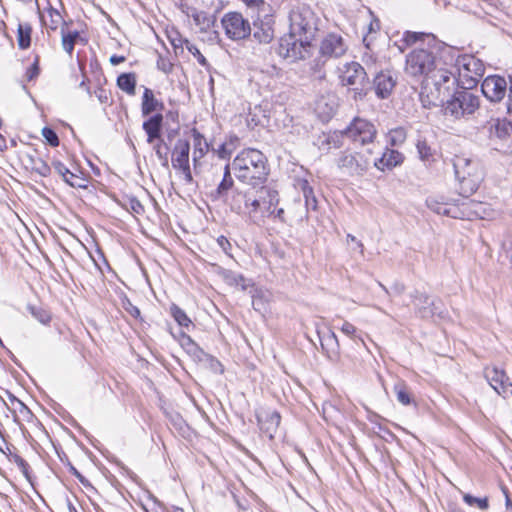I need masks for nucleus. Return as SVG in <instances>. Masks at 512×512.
Instances as JSON below:
<instances>
[{
  "label": "nucleus",
  "instance_id": "3",
  "mask_svg": "<svg viewBox=\"0 0 512 512\" xmlns=\"http://www.w3.org/2000/svg\"><path fill=\"white\" fill-rule=\"evenodd\" d=\"M456 83L457 79L453 72L437 65L434 71L423 79L420 94L423 106L431 107L443 104L445 99L450 96Z\"/></svg>",
  "mask_w": 512,
  "mask_h": 512
},
{
  "label": "nucleus",
  "instance_id": "63",
  "mask_svg": "<svg viewBox=\"0 0 512 512\" xmlns=\"http://www.w3.org/2000/svg\"><path fill=\"white\" fill-rule=\"evenodd\" d=\"M19 404L21 405L22 408L27 409V407L23 404V402L19 401Z\"/></svg>",
  "mask_w": 512,
  "mask_h": 512
},
{
  "label": "nucleus",
  "instance_id": "56",
  "mask_svg": "<svg viewBox=\"0 0 512 512\" xmlns=\"http://www.w3.org/2000/svg\"><path fill=\"white\" fill-rule=\"evenodd\" d=\"M124 60H125V58L123 56L113 55V56L110 57V62L113 65H117V64L123 62Z\"/></svg>",
  "mask_w": 512,
  "mask_h": 512
},
{
  "label": "nucleus",
  "instance_id": "23",
  "mask_svg": "<svg viewBox=\"0 0 512 512\" xmlns=\"http://www.w3.org/2000/svg\"><path fill=\"white\" fill-rule=\"evenodd\" d=\"M252 35L259 43H269L274 37V31L269 23L255 22Z\"/></svg>",
  "mask_w": 512,
  "mask_h": 512
},
{
  "label": "nucleus",
  "instance_id": "45",
  "mask_svg": "<svg viewBox=\"0 0 512 512\" xmlns=\"http://www.w3.org/2000/svg\"><path fill=\"white\" fill-rule=\"evenodd\" d=\"M154 150H155V153L156 155L158 156V158L160 160H167V152H166V147L165 145L163 144V141L162 140H159L155 145H154Z\"/></svg>",
  "mask_w": 512,
  "mask_h": 512
},
{
  "label": "nucleus",
  "instance_id": "42",
  "mask_svg": "<svg viewBox=\"0 0 512 512\" xmlns=\"http://www.w3.org/2000/svg\"><path fill=\"white\" fill-rule=\"evenodd\" d=\"M42 136L45 138L47 143L52 147H56L59 145L58 135L52 128L44 127L42 129Z\"/></svg>",
  "mask_w": 512,
  "mask_h": 512
},
{
  "label": "nucleus",
  "instance_id": "36",
  "mask_svg": "<svg viewBox=\"0 0 512 512\" xmlns=\"http://www.w3.org/2000/svg\"><path fill=\"white\" fill-rule=\"evenodd\" d=\"M302 192L305 198V204L307 209L315 210L317 207V200L314 196L313 189L308 185L307 182L302 184Z\"/></svg>",
  "mask_w": 512,
  "mask_h": 512
},
{
  "label": "nucleus",
  "instance_id": "27",
  "mask_svg": "<svg viewBox=\"0 0 512 512\" xmlns=\"http://www.w3.org/2000/svg\"><path fill=\"white\" fill-rule=\"evenodd\" d=\"M207 151L208 144L204 137L199 133H194L193 162L195 168L197 167L199 160L206 154Z\"/></svg>",
  "mask_w": 512,
  "mask_h": 512
},
{
  "label": "nucleus",
  "instance_id": "48",
  "mask_svg": "<svg viewBox=\"0 0 512 512\" xmlns=\"http://www.w3.org/2000/svg\"><path fill=\"white\" fill-rule=\"evenodd\" d=\"M125 310L133 317L138 318L140 316V310L134 306L130 301H127L124 305Z\"/></svg>",
  "mask_w": 512,
  "mask_h": 512
},
{
  "label": "nucleus",
  "instance_id": "12",
  "mask_svg": "<svg viewBox=\"0 0 512 512\" xmlns=\"http://www.w3.org/2000/svg\"><path fill=\"white\" fill-rule=\"evenodd\" d=\"M371 164L361 153H343L337 160L338 167L351 176L363 175Z\"/></svg>",
  "mask_w": 512,
  "mask_h": 512
},
{
  "label": "nucleus",
  "instance_id": "14",
  "mask_svg": "<svg viewBox=\"0 0 512 512\" xmlns=\"http://www.w3.org/2000/svg\"><path fill=\"white\" fill-rule=\"evenodd\" d=\"M483 95L491 102L501 101L507 93V81L504 77L491 75L486 77L482 84Z\"/></svg>",
  "mask_w": 512,
  "mask_h": 512
},
{
  "label": "nucleus",
  "instance_id": "9",
  "mask_svg": "<svg viewBox=\"0 0 512 512\" xmlns=\"http://www.w3.org/2000/svg\"><path fill=\"white\" fill-rule=\"evenodd\" d=\"M221 24L226 36L234 41L245 39L252 32L249 21L239 12L226 13Z\"/></svg>",
  "mask_w": 512,
  "mask_h": 512
},
{
  "label": "nucleus",
  "instance_id": "31",
  "mask_svg": "<svg viewBox=\"0 0 512 512\" xmlns=\"http://www.w3.org/2000/svg\"><path fill=\"white\" fill-rule=\"evenodd\" d=\"M222 275L225 281L230 285L238 286L240 285L243 290H246L250 283L240 274H236L231 270H222Z\"/></svg>",
  "mask_w": 512,
  "mask_h": 512
},
{
  "label": "nucleus",
  "instance_id": "35",
  "mask_svg": "<svg viewBox=\"0 0 512 512\" xmlns=\"http://www.w3.org/2000/svg\"><path fill=\"white\" fill-rule=\"evenodd\" d=\"M31 169L42 177H47L51 172L49 165L41 158L31 159Z\"/></svg>",
  "mask_w": 512,
  "mask_h": 512
},
{
  "label": "nucleus",
  "instance_id": "50",
  "mask_svg": "<svg viewBox=\"0 0 512 512\" xmlns=\"http://www.w3.org/2000/svg\"><path fill=\"white\" fill-rule=\"evenodd\" d=\"M217 242L221 246L223 253H225L228 256H231L230 253L228 252V247H231V244L228 242V240L225 237L221 236L217 239Z\"/></svg>",
  "mask_w": 512,
  "mask_h": 512
},
{
  "label": "nucleus",
  "instance_id": "26",
  "mask_svg": "<svg viewBox=\"0 0 512 512\" xmlns=\"http://www.w3.org/2000/svg\"><path fill=\"white\" fill-rule=\"evenodd\" d=\"M427 205L432 211H434L437 214L447 215L453 218L458 217L457 208L455 206L446 203H440L435 199H428Z\"/></svg>",
  "mask_w": 512,
  "mask_h": 512
},
{
  "label": "nucleus",
  "instance_id": "5",
  "mask_svg": "<svg viewBox=\"0 0 512 512\" xmlns=\"http://www.w3.org/2000/svg\"><path fill=\"white\" fill-rule=\"evenodd\" d=\"M453 167L459 181L460 194L469 197L475 193L483 180L480 163L464 155H456L453 159Z\"/></svg>",
  "mask_w": 512,
  "mask_h": 512
},
{
  "label": "nucleus",
  "instance_id": "11",
  "mask_svg": "<svg viewBox=\"0 0 512 512\" xmlns=\"http://www.w3.org/2000/svg\"><path fill=\"white\" fill-rule=\"evenodd\" d=\"M190 145L188 141L179 139L172 152V166L178 170L186 183H192L193 177L189 164Z\"/></svg>",
  "mask_w": 512,
  "mask_h": 512
},
{
  "label": "nucleus",
  "instance_id": "18",
  "mask_svg": "<svg viewBox=\"0 0 512 512\" xmlns=\"http://www.w3.org/2000/svg\"><path fill=\"white\" fill-rule=\"evenodd\" d=\"M490 138L505 139L512 131V124L506 119L490 118L483 125Z\"/></svg>",
  "mask_w": 512,
  "mask_h": 512
},
{
  "label": "nucleus",
  "instance_id": "53",
  "mask_svg": "<svg viewBox=\"0 0 512 512\" xmlns=\"http://www.w3.org/2000/svg\"><path fill=\"white\" fill-rule=\"evenodd\" d=\"M77 180H78V177L70 171V174H68V179L64 180V181L66 183H68L69 185H71L72 187H76V186L80 187L81 184L78 183Z\"/></svg>",
  "mask_w": 512,
  "mask_h": 512
},
{
  "label": "nucleus",
  "instance_id": "64",
  "mask_svg": "<svg viewBox=\"0 0 512 512\" xmlns=\"http://www.w3.org/2000/svg\"><path fill=\"white\" fill-rule=\"evenodd\" d=\"M21 465L23 466V468L25 467V462H24V460H21Z\"/></svg>",
  "mask_w": 512,
  "mask_h": 512
},
{
  "label": "nucleus",
  "instance_id": "22",
  "mask_svg": "<svg viewBox=\"0 0 512 512\" xmlns=\"http://www.w3.org/2000/svg\"><path fill=\"white\" fill-rule=\"evenodd\" d=\"M162 121L163 116L161 114H156L143 123V129L148 136V143H154L156 139L160 138Z\"/></svg>",
  "mask_w": 512,
  "mask_h": 512
},
{
  "label": "nucleus",
  "instance_id": "32",
  "mask_svg": "<svg viewBox=\"0 0 512 512\" xmlns=\"http://www.w3.org/2000/svg\"><path fill=\"white\" fill-rule=\"evenodd\" d=\"M407 137L406 130L402 127H397L389 131L388 142L392 146H398L405 142Z\"/></svg>",
  "mask_w": 512,
  "mask_h": 512
},
{
  "label": "nucleus",
  "instance_id": "7",
  "mask_svg": "<svg viewBox=\"0 0 512 512\" xmlns=\"http://www.w3.org/2000/svg\"><path fill=\"white\" fill-rule=\"evenodd\" d=\"M439 65L434 53L428 49H413L406 56L405 72L412 77L427 78Z\"/></svg>",
  "mask_w": 512,
  "mask_h": 512
},
{
  "label": "nucleus",
  "instance_id": "60",
  "mask_svg": "<svg viewBox=\"0 0 512 512\" xmlns=\"http://www.w3.org/2000/svg\"><path fill=\"white\" fill-rule=\"evenodd\" d=\"M6 148V141L0 134V151H3Z\"/></svg>",
  "mask_w": 512,
  "mask_h": 512
},
{
  "label": "nucleus",
  "instance_id": "28",
  "mask_svg": "<svg viewBox=\"0 0 512 512\" xmlns=\"http://www.w3.org/2000/svg\"><path fill=\"white\" fill-rule=\"evenodd\" d=\"M119 88L129 95L135 94L136 77L133 73L121 74L117 79Z\"/></svg>",
  "mask_w": 512,
  "mask_h": 512
},
{
  "label": "nucleus",
  "instance_id": "16",
  "mask_svg": "<svg viewBox=\"0 0 512 512\" xmlns=\"http://www.w3.org/2000/svg\"><path fill=\"white\" fill-rule=\"evenodd\" d=\"M256 416L260 429L269 438H273V434L277 431L280 424V414L274 410L260 409Z\"/></svg>",
  "mask_w": 512,
  "mask_h": 512
},
{
  "label": "nucleus",
  "instance_id": "20",
  "mask_svg": "<svg viewBox=\"0 0 512 512\" xmlns=\"http://www.w3.org/2000/svg\"><path fill=\"white\" fill-rule=\"evenodd\" d=\"M402 161L403 155L400 152L396 150L386 149L382 157L374 159V166L377 169L384 171L385 169H391L401 164Z\"/></svg>",
  "mask_w": 512,
  "mask_h": 512
},
{
  "label": "nucleus",
  "instance_id": "8",
  "mask_svg": "<svg viewBox=\"0 0 512 512\" xmlns=\"http://www.w3.org/2000/svg\"><path fill=\"white\" fill-rule=\"evenodd\" d=\"M344 134L356 144L363 146L372 145V147L367 148V152L369 154L373 153L375 147L374 139L376 138L377 130L371 122L357 117L345 129Z\"/></svg>",
  "mask_w": 512,
  "mask_h": 512
},
{
  "label": "nucleus",
  "instance_id": "19",
  "mask_svg": "<svg viewBox=\"0 0 512 512\" xmlns=\"http://www.w3.org/2000/svg\"><path fill=\"white\" fill-rule=\"evenodd\" d=\"M396 81L390 72H380L374 79V89L376 95L385 99L389 97L395 87Z\"/></svg>",
  "mask_w": 512,
  "mask_h": 512
},
{
  "label": "nucleus",
  "instance_id": "55",
  "mask_svg": "<svg viewBox=\"0 0 512 512\" xmlns=\"http://www.w3.org/2000/svg\"><path fill=\"white\" fill-rule=\"evenodd\" d=\"M507 108L509 112H512V80L509 86V93H508V104Z\"/></svg>",
  "mask_w": 512,
  "mask_h": 512
},
{
  "label": "nucleus",
  "instance_id": "52",
  "mask_svg": "<svg viewBox=\"0 0 512 512\" xmlns=\"http://www.w3.org/2000/svg\"><path fill=\"white\" fill-rule=\"evenodd\" d=\"M158 67L165 73L171 72L172 64L160 58L158 61Z\"/></svg>",
  "mask_w": 512,
  "mask_h": 512
},
{
  "label": "nucleus",
  "instance_id": "34",
  "mask_svg": "<svg viewBox=\"0 0 512 512\" xmlns=\"http://www.w3.org/2000/svg\"><path fill=\"white\" fill-rule=\"evenodd\" d=\"M238 142L237 137H230L229 141L221 144L217 150V154L220 158L226 159L229 158L232 150L236 147Z\"/></svg>",
  "mask_w": 512,
  "mask_h": 512
},
{
  "label": "nucleus",
  "instance_id": "49",
  "mask_svg": "<svg viewBox=\"0 0 512 512\" xmlns=\"http://www.w3.org/2000/svg\"><path fill=\"white\" fill-rule=\"evenodd\" d=\"M188 50L197 57V60L200 64L205 65L206 59L205 57L200 53V51L195 46H189Z\"/></svg>",
  "mask_w": 512,
  "mask_h": 512
},
{
  "label": "nucleus",
  "instance_id": "13",
  "mask_svg": "<svg viewBox=\"0 0 512 512\" xmlns=\"http://www.w3.org/2000/svg\"><path fill=\"white\" fill-rule=\"evenodd\" d=\"M339 78L342 85L355 86V90L362 89L367 82V74L357 62L345 63L340 67Z\"/></svg>",
  "mask_w": 512,
  "mask_h": 512
},
{
  "label": "nucleus",
  "instance_id": "54",
  "mask_svg": "<svg viewBox=\"0 0 512 512\" xmlns=\"http://www.w3.org/2000/svg\"><path fill=\"white\" fill-rule=\"evenodd\" d=\"M89 82H90L89 79H87L84 76L83 80L79 84V88H83L86 91V93L88 94V96L90 97L91 96L90 88L87 86V83H89Z\"/></svg>",
  "mask_w": 512,
  "mask_h": 512
},
{
  "label": "nucleus",
  "instance_id": "25",
  "mask_svg": "<svg viewBox=\"0 0 512 512\" xmlns=\"http://www.w3.org/2000/svg\"><path fill=\"white\" fill-rule=\"evenodd\" d=\"M41 20L51 30H56L63 23V17L60 12L51 6L41 15Z\"/></svg>",
  "mask_w": 512,
  "mask_h": 512
},
{
  "label": "nucleus",
  "instance_id": "17",
  "mask_svg": "<svg viewBox=\"0 0 512 512\" xmlns=\"http://www.w3.org/2000/svg\"><path fill=\"white\" fill-rule=\"evenodd\" d=\"M321 54L329 57H341L347 51V45L341 36L337 34L327 35L320 47Z\"/></svg>",
  "mask_w": 512,
  "mask_h": 512
},
{
  "label": "nucleus",
  "instance_id": "40",
  "mask_svg": "<svg viewBox=\"0 0 512 512\" xmlns=\"http://www.w3.org/2000/svg\"><path fill=\"white\" fill-rule=\"evenodd\" d=\"M464 501L470 506H477L481 510H487L489 507L488 499L485 498H477L470 494H464Z\"/></svg>",
  "mask_w": 512,
  "mask_h": 512
},
{
  "label": "nucleus",
  "instance_id": "51",
  "mask_svg": "<svg viewBox=\"0 0 512 512\" xmlns=\"http://www.w3.org/2000/svg\"><path fill=\"white\" fill-rule=\"evenodd\" d=\"M348 242L351 241L356 248L353 249L354 253L363 254V246L361 243H359L354 236L348 235Z\"/></svg>",
  "mask_w": 512,
  "mask_h": 512
},
{
  "label": "nucleus",
  "instance_id": "10",
  "mask_svg": "<svg viewBox=\"0 0 512 512\" xmlns=\"http://www.w3.org/2000/svg\"><path fill=\"white\" fill-rule=\"evenodd\" d=\"M455 68L459 77L464 78L469 86L475 85L478 78L483 76L485 70L483 63L479 59L468 54L457 57Z\"/></svg>",
  "mask_w": 512,
  "mask_h": 512
},
{
  "label": "nucleus",
  "instance_id": "21",
  "mask_svg": "<svg viewBox=\"0 0 512 512\" xmlns=\"http://www.w3.org/2000/svg\"><path fill=\"white\" fill-rule=\"evenodd\" d=\"M252 293V305L253 308L258 312H266L269 303L273 299V294L266 288H254Z\"/></svg>",
  "mask_w": 512,
  "mask_h": 512
},
{
  "label": "nucleus",
  "instance_id": "15",
  "mask_svg": "<svg viewBox=\"0 0 512 512\" xmlns=\"http://www.w3.org/2000/svg\"><path fill=\"white\" fill-rule=\"evenodd\" d=\"M484 373L487 381L498 394H503L504 396H506L508 392L512 394V390H510L512 384L509 382V378L503 370L493 366L485 368Z\"/></svg>",
  "mask_w": 512,
  "mask_h": 512
},
{
  "label": "nucleus",
  "instance_id": "1",
  "mask_svg": "<svg viewBox=\"0 0 512 512\" xmlns=\"http://www.w3.org/2000/svg\"><path fill=\"white\" fill-rule=\"evenodd\" d=\"M234 185L229 164L225 165L222 181L217 186L214 197L223 198L231 211L248 217L255 224L264 223L266 218L277 219L285 222L284 209L277 208L279 203L278 193L270 188H246L234 189L231 194L228 191Z\"/></svg>",
  "mask_w": 512,
  "mask_h": 512
},
{
  "label": "nucleus",
  "instance_id": "24",
  "mask_svg": "<svg viewBox=\"0 0 512 512\" xmlns=\"http://www.w3.org/2000/svg\"><path fill=\"white\" fill-rule=\"evenodd\" d=\"M162 109V103H160L154 96V93L149 88H145L142 98V113L143 115H149L152 112Z\"/></svg>",
  "mask_w": 512,
  "mask_h": 512
},
{
  "label": "nucleus",
  "instance_id": "4",
  "mask_svg": "<svg viewBox=\"0 0 512 512\" xmlns=\"http://www.w3.org/2000/svg\"><path fill=\"white\" fill-rule=\"evenodd\" d=\"M289 36L281 40V48L287 47V55L297 56V48L309 42V35L315 29L314 15L309 8H298L290 12Z\"/></svg>",
  "mask_w": 512,
  "mask_h": 512
},
{
  "label": "nucleus",
  "instance_id": "57",
  "mask_svg": "<svg viewBox=\"0 0 512 512\" xmlns=\"http://www.w3.org/2000/svg\"><path fill=\"white\" fill-rule=\"evenodd\" d=\"M315 78L322 80L325 78V72L322 70L321 67H319L317 70H315Z\"/></svg>",
  "mask_w": 512,
  "mask_h": 512
},
{
  "label": "nucleus",
  "instance_id": "33",
  "mask_svg": "<svg viewBox=\"0 0 512 512\" xmlns=\"http://www.w3.org/2000/svg\"><path fill=\"white\" fill-rule=\"evenodd\" d=\"M170 313L175 321L183 327H188L191 324L190 318L187 314L177 305L172 304L170 307Z\"/></svg>",
  "mask_w": 512,
  "mask_h": 512
},
{
  "label": "nucleus",
  "instance_id": "6",
  "mask_svg": "<svg viewBox=\"0 0 512 512\" xmlns=\"http://www.w3.org/2000/svg\"><path fill=\"white\" fill-rule=\"evenodd\" d=\"M444 114L454 119L472 115L480 106L479 97L467 90L456 91L450 99L442 104Z\"/></svg>",
  "mask_w": 512,
  "mask_h": 512
},
{
  "label": "nucleus",
  "instance_id": "38",
  "mask_svg": "<svg viewBox=\"0 0 512 512\" xmlns=\"http://www.w3.org/2000/svg\"><path fill=\"white\" fill-rule=\"evenodd\" d=\"M79 37L78 32L64 34L62 31V46L63 49L71 54L74 49L76 39Z\"/></svg>",
  "mask_w": 512,
  "mask_h": 512
},
{
  "label": "nucleus",
  "instance_id": "2",
  "mask_svg": "<svg viewBox=\"0 0 512 512\" xmlns=\"http://www.w3.org/2000/svg\"><path fill=\"white\" fill-rule=\"evenodd\" d=\"M232 169L236 178L242 183L235 189L267 188L265 183L269 174L266 156L257 149L248 148L242 150L233 160ZM234 190L232 187L228 194Z\"/></svg>",
  "mask_w": 512,
  "mask_h": 512
},
{
  "label": "nucleus",
  "instance_id": "37",
  "mask_svg": "<svg viewBox=\"0 0 512 512\" xmlns=\"http://www.w3.org/2000/svg\"><path fill=\"white\" fill-rule=\"evenodd\" d=\"M394 391L396 393V396H397V400L403 404V405H409L411 403V398H410V395H409V392L407 390V387L404 383H397L395 386H394Z\"/></svg>",
  "mask_w": 512,
  "mask_h": 512
},
{
  "label": "nucleus",
  "instance_id": "46",
  "mask_svg": "<svg viewBox=\"0 0 512 512\" xmlns=\"http://www.w3.org/2000/svg\"><path fill=\"white\" fill-rule=\"evenodd\" d=\"M342 333H344L345 335L349 336V337H354L355 336V333H356V327L347 322V321H344L340 327Z\"/></svg>",
  "mask_w": 512,
  "mask_h": 512
},
{
  "label": "nucleus",
  "instance_id": "41",
  "mask_svg": "<svg viewBox=\"0 0 512 512\" xmlns=\"http://www.w3.org/2000/svg\"><path fill=\"white\" fill-rule=\"evenodd\" d=\"M425 37L429 38V37H431V35L423 33V32L406 31L403 36V41L407 45H412V44L416 43L417 41H422Z\"/></svg>",
  "mask_w": 512,
  "mask_h": 512
},
{
  "label": "nucleus",
  "instance_id": "30",
  "mask_svg": "<svg viewBox=\"0 0 512 512\" xmlns=\"http://www.w3.org/2000/svg\"><path fill=\"white\" fill-rule=\"evenodd\" d=\"M416 148L419 158L426 163L434 161L435 150L427 143L426 140H418Z\"/></svg>",
  "mask_w": 512,
  "mask_h": 512
},
{
  "label": "nucleus",
  "instance_id": "39",
  "mask_svg": "<svg viewBox=\"0 0 512 512\" xmlns=\"http://www.w3.org/2000/svg\"><path fill=\"white\" fill-rule=\"evenodd\" d=\"M183 346L186 348L187 352L195 356L197 359L201 360L203 356H205L202 349H200L196 343L190 337H185Z\"/></svg>",
  "mask_w": 512,
  "mask_h": 512
},
{
  "label": "nucleus",
  "instance_id": "47",
  "mask_svg": "<svg viewBox=\"0 0 512 512\" xmlns=\"http://www.w3.org/2000/svg\"><path fill=\"white\" fill-rule=\"evenodd\" d=\"M28 80H33L39 75L38 60L36 59L32 66L27 70Z\"/></svg>",
  "mask_w": 512,
  "mask_h": 512
},
{
  "label": "nucleus",
  "instance_id": "29",
  "mask_svg": "<svg viewBox=\"0 0 512 512\" xmlns=\"http://www.w3.org/2000/svg\"><path fill=\"white\" fill-rule=\"evenodd\" d=\"M18 46L20 49H27L31 44V32L32 28L29 24H19L17 31Z\"/></svg>",
  "mask_w": 512,
  "mask_h": 512
},
{
  "label": "nucleus",
  "instance_id": "58",
  "mask_svg": "<svg viewBox=\"0 0 512 512\" xmlns=\"http://www.w3.org/2000/svg\"><path fill=\"white\" fill-rule=\"evenodd\" d=\"M485 3H487L492 8L498 7V0H484Z\"/></svg>",
  "mask_w": 512,
  "mask_h": 512
},
{
  "label": "nucleus",
  "instance_id": "44",
  "mask_svg": "<svg viewBox=\"0 0 512 512\" xmlns=\"http://www.w3.org/2000/svg\"><path fill=\"white\" fill-rule=\"evenodd\" d=\"M53 168L58 175L62 176L63 180L68 179V174H70V170L62 162L54 161Z\"/></svg>",
  "mask_w": 512,
  "mask_h": 512
},
{
  "label": "nucleus",
  "instance_id": "62",
  "mask_svg": "<svg viewBox=\"0 0 512 512\" xmlns=\"http://www.w3.org/2000/svg\"><path fill=\"white\" fill-rule=\"evenodd\" d=\"M97 253H98V256H104V252L101 251V249L99 247H98Z\"/></svg>",
  "mask_w": 512,
  "mask_h": 512
},
{
  "label": "nucleus",
  "instance_id": "59",
  "mask_svg": "<svg viewBox=\"0 0 512 512\" xmlns=\"http://www.w3.org/2000/svg\"><path fill=\"white\" fill-rule=\"evenodd\" d=\"M394 291L398 294H401L404 291V286L400 284H396L394 286Z\"/></svg>",
  "mask_w": 512,
  "mask_h": 512
},
{
  "label": "nucleus",
  "instance_id": "43",
  "mask_svg": "<svg viewBox=\"0 0 512 512\" xmlns=\"http://www.w3.org/2000/svg\"><path fill=\"white\" fill-rule=\"evenodd\" d=\"M31 314L41 323L46 324L50 321L51 317L49 313L41 308H36L34 306H29Z\"/></svg>",
  "mask_w": 512,
  "mask_h": 512
},
{
  "label": "nucleus",
  "instance_id": "61",
  "mask_svg": "<svg viewBox=\"0 0 512 512\" xmlns=\"http://www.w3.org/2000/svg\"><path fill=\"white\" fill-rule=\"evenodd\" d=\"M75 475L78 477V479L80 480L81 483H83L84 485L87 484V481L85 480V478L80 475L77 471H75Z\"/></svg>",
  "mask_w": 512,
  "mask_h": 512
}]
</instances>
